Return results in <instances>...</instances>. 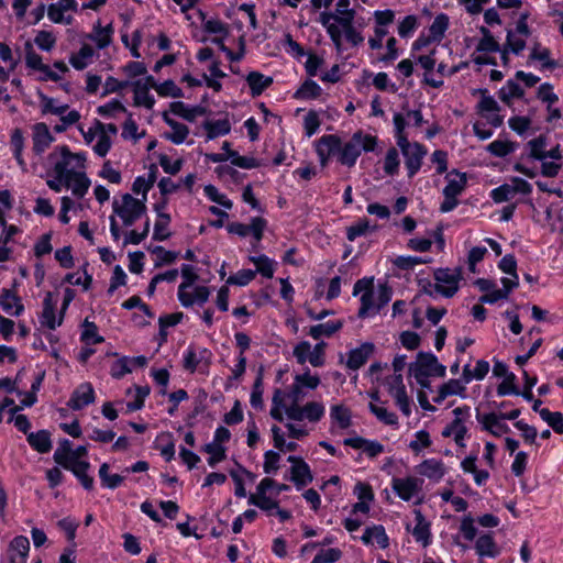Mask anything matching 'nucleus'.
<instances>
[{
  "mask_svg": "<svg viewBox=\"0 0 563 563\" xmlns=\"http://www.w3.org/2000/svg\"><path fill=\"white\" fill-rule=\"evenodd\" d=\"M449 26V18L446 14L441 13L437 15L429 27L430 36L432 40L440 41Z\"/></svg>",
  "mask_w": 563,
  "mask_h": 563,
  "instance_id": "3c124183",
  "label": "nucleus"
},
{
  "mask_svg": "<svg viewBox=\"0 0 563 563\" xmlns=\"http://www.w3.org/2000/svg\"><path fill=\"white\" fill-rule=\"evenodd\" d=\"M54 141L45 123H36L33 132V151L42 154Z\"/></svg>",
  "mask_w": 563,
  "mask_h": 563,
  "instance_id": "6ab92c4d",
  "label": "nucleus"
},
{
  "mask_svg": "<svg viewBox=\"0 0 563 563\" xmlns=\"http://www.w3.org/2000/svg\"><path fill=\"white\" fill-rule=\"evenodd\" d=\"M516 148V144L510 141L496 140L488 144L487 151L496 157H505L512 153Z\"/></svg>",
  "mask_w": 563,
  "mask_h": 563,
  "instance_id": "603ef678",
  "label": "nucleus"
},
{
  "mask_svg": "<svg viewBox=\"0 0 563 563\" xmlns=\"http://www.w3.org/2000/svg\"><path fill=\"white\" fill-rule=\"evenodd\" d=\"M65 470L70 471L77 479L80 482L81 486L86 490H91L93 488V477L88 474V471L90 468L89 462H82V463H69L64 464L63 466Z\"/></svg>",
  "mask_w": 563,
  "mask_h": 563,
  "instance_id": "412c9836",
  "label": "nucleus"
},
{
  "mask_svg": "<svg viewBox=\"0 0 563 563\" xmlns=\"http://www.w3.org/2000/svg\"><path fill=\"white\" fill-rule=\"evenodd\" d=\"M276 485V482L271 477L263 478L256 487V493L251 494L249 504L258 507L264 511H271L278 508V503L267 497V492Z\"/></svg>",
  "mask_w": 563,
  "mask_h": 563,
  "instance_id": "9d476101",
  "label": "nucleus"
},
{
  "mask_svg": "<svg viewBox=\"0 0 563 563\" xmlns=\"http://www.w3.org/2000/svg\"><path fill=\"white\" fill-rule=\"evenodd\" d=\"M71 452H73L71 442L67 439H64L59 443V446L54 452V455H53L54 461L60 466H64V464L67 465L71 462V461H69Z\"/></svg>",
  "mask_w": 563,
  "mask_h": 563,
  "instance_id": "6e6d98bb",
  "label": "nucleus"
},
{
  "mask_svg": "<svg viewBox=\"0 0 563 563\" xmlns=\"http://www.w3.org/2000/svg\"><path fill=\"white\" fill-rule=\"evenodd\" d=\"M397 145L405 158L408 177L412 178L422 166V161L427 155V148L418 142H409L408 137H399Z\"/></svg>",
  "mask_w": 563,
  "mask_h": 563,
  "instance_id": "423d86ee",
  "label": "nucleus"
},
{
  "mask_svg": "<svg viewBox=\"0 0 563 563\" xmlns=\"http://www.w3.org/2000/svg\"><path fill=\"white\" fill-rule=\"evenodd\" d=\"M202 126L207 131L208 140H213L216 137L227 135L231 131V124L228 119L205 121Z\"/></svg>",
  "mask_w": 563,
  "mask_h": 563,
  "instance_id": "f704fd0d",
  "label": "nucleus"
},
{
  "mask_svg": "<svg viewBox=\"0 0 563 563\" xmlns=\"http://www.w3.org/2000/svg\"><path fill=\"white\" fill-rule=\"evenodd\" d=\"M324 413V407L317 401H311L300 407L294 404L287 408V417L294 421H301L308 419L309 421H318Z\"/></svg>",
  "mask_w": 563,
  "mask_h": 563,
  "instance_id": "9b49d317",
  "label": "nucleus"
},
{
  "mask_svg": "<svg viewBox=\"0 0 563 563\" xmlns=\"http://www.w3.org/2000/svg\"><path fill=\"white\" fill-rule=\"evenodd\" d=\"M206 196L213 202L224 207L225 209L232 208V201L225 195L220 194L213 185H207L203 189Z\"/></svg>",
  "mask_w": 563,
  "mask_h": 563,
  "instance_id": "338daca9",
  "label": "nucleus"
},
{
  "mask_svg": "<svg viewBox=\"0 0 563 563\" xmlns=\"http://www.w3.org/2000/svg\"><path fill=\"white\" fill-rule=\"evenodd\" d=\"M376 227H371L367 219H361L353 225L346 229V238L349 241H354L358 236H363L371 231H375Z\"/></svg>",
  "mask_w": 563,
  "mask_h": 563,
  "instance_id": "de8ad7c7",
  "label": "nucleus"
},
{
  "mask_svg": "<svg viewBox=\"0 0 563 563\" xmlns=\"http://www.w3.org/2000/svg\"><path fill=\"white\" fill-rule=\"evenodd\" d=\"M19 406L15 405L13 399L4 398L2 402H0V422L5 420V422H27V418L24 415L18 413Z\"/></svg>",
  "mask_w": 563,
  "mask_h": 563,
  "instance_id": "b1692460",
  "label": "nucleus"
},
{
  "mask_svg": "<svg viewBox=\"0 0 563 563\" xmlns=\"http://www.w3.org/2000/svg\"><path fill=\"white\" fill-rule=\"evenodd\" d=\"M98 328L93 322H90L88 319L84 321V331L81 333V341L87 343H101L104 339L98 335Z\"/></svg>",
  "mask_w": 563,
  "mask_h": 563,
  "instance_id": "052dcab7",
  "label": "nucleus"
},
{
  "mask_svg": "<svg viewBox=\"0 0 563 563\" xmlns=\"http://www.w3.org/2000/svg\"><path fill=\"white\" fill-rule=\"evenodd\" d=\"M390 397L395 400V404L401 410L405 417H409L411 413V401L407 395L406 387H400L393 391H388Z\"/></svg>",
  "mask_w": 563,
  "mask_h": 563,
  "instance_id": "37998d69",
  "label": "nucleus"
},
{
  "mask_svg": "<svg viewBox=\"0 0 563 563\" xmlns=\"http://www.w3.org/2000/svg\"><path fill=\"white\" fill-rule=\"evenodd\" d=\"M58 150L62 159L55 163L54 172L57 180L63 181L64 178H69L70 173H75L73 168H69L73 164V153L66 145L60 146Z\"/></svg>",
  "mask_w": 563,
  "mask_h": 563,
  "instance_id": "4be33fe9",
  "label": "nucleus"
},
{
  "mask_svg": "<svg viewBox=\"0 0 563 563\" xmlns=\"http://www.w3.org/2000/svg\"><path fill=\"white\" fill-rule=\"evenodd\" d=\"M0 306L7 313L13 316H20L24 310L21 299L11 289L7 288L1 291Z\"/></svg>",
  "mask_w": 563,
  "mask_h": 563,
  "instance_id": "5701e85b",
  "label": "nucleus"
},
{
  "mask_svg": "<svg viewBox=\"0 0 563 563\" xmlns=\"http://www.w3.org/2000/svg\"><path fill=\"white\" fill-rule=\"evenodd\" d=\"M95 400V391L90 384H81L73 393L68 406L73 409H81Z\"/></svg>",
  "mask_w": 563,
  "mask_h": 563,
  "instance_id": "a211bd4d",
  "label": "nucleus"
},
{
  "mask_svg": "<svg viewBox=\"0 0 563 563\" xmlns=\"http://www.w3.org/2000/svg\"><path fill=\"white\" fill-rule=\"evenodd\" d=\"M150 394V387L137 386L135 388L134 399L124 404L123 401L117 402L118 408L113 407L112 402H106L102 406V415L106 419L113 421L118 418L119 412L129 413L139 410L143 407L145 398Z\"/></svg>",
  "mask_w": 563,
  "mask_h": 563,
  "instance_id": "6e6552de",
  "label": "nucleus"
},
{
  "mask_svg": "<svg viewBox=\"0 0 563 563\" xmlns=\"http://www.w3.org/2000/svg\"><path fill=\"white\" fill-rule=\"evenodd\" d=\"M343 444L356 450H362L368 457L373 459L384 452V445L378 441L366 440L360 435L349 437Z\"/></svg>",
  "mask_w": 563,
  "mask_h": 563,
  "instance_id": "4468645a",
  "label": "nucleus"
},
{
  "mask_svg": "<svg viewBox=\"0 0 563 563\" xmlns=\"http://www.w3.org/2000/svg\"><path fill=\"white\" fill-rule=\"evenodd\" d=\"M63 316L59 313L58 320L55 317V302L53 301L52 292H47L43 300V311L40 317L42 327H46L49 330H55L63 322Z\"/></svg>",
  "mask_w": 563,
  "mask_h": 563,
  "instance_id": "2eb2a0df",
  "label": "nucleus"
},
{
  "mask_svg": "<svg viewBox=\"0 0 563 563\" xmlns=\"http://www.w3.org/2000/svg\"><path fill=\"white\" fill-rule=\"evenodd\" d=\"M256 272L252 269H241L227 279V284L235 286H246L255 278Z\"/></svg>",
  "mask_w": 563,
  "mask_h": 563,
  "instance_id": "69168bd1",
  "label": "nucleus"
},
{
  "mask_svg": "<svg viewBox=\"0 0 563 563\" xmlns=\"http://www.w3.org/2000/svg\"><path fill=\"white\" fill-rule=\"evenodd\" d=\"M465 390V386L459 379H450L443 384L439 390L438 396L434 398L435 402H441L448 396L460 395Z\"/></svg>",
  "mask_w": 563,
  "mask_h": 563,
  "instance_id": "79ce46f5",
  "label": "nucleus"
},
{
  "mask_svg": "<svg viewBox=\"0 0 563 563\" xmlns=\"http://www.w3.org/2000/svg\"><path fill=\"white\" fill-rule=\"evenodd\" d=\"M63 181L67 188L71 187L73 194L78 198L84 197L90 186L89 178L80 172L70 173L69 178H64Z\"/></svg>",
  "mask_w": 563,
  "mask_h": 563,
  "instance_id": "aec40b11",
  "label": "nucleus"
},
{
  "mask_svg": "<svg viewBox=\"0 0 563 563\" xmlns=\"http://www.w3.org/2000/svg\"><path fill=\"white\" fill-rule=\"evenodd\" d=\"M321 87L312 79H307L294 93L295 99L309 100L317 99L321 96Z\"/></svg>",
  "mask_w": 563,
  "mask_h": 563,
  "instance_id": "c9c22d12",
  "label": "nucleus"
},
{
  "mask_svg": "<svg viewBox=\"0 0 563 563\" xmlns=\"http://www.w3.org/2000/svg\"><path fill=\"white\" fill-rule=\"evenodd\" d=\"M523 95L525 90L512 79L507 80L498 91L499 99L506 104H510L512 98H522Z\"/></svg>",
  "mask_w": 563,
  "mask_h": 563,
  "instance_id": "4c0bfd02",
  "label": "nucleus"
},
{
  "mask_svg": "<svg viewBox=\"0 0 563 563\" xmlns=\"http://www.w3.org/2000/svg\"><path fill=\"white\" fill-rule=\"evenodd\" d=\"M551 53L549 48H542L541 51H531L529 60H539L542 63L543 69H554L558 67L556 60L550 57Z\"/></svg>",
  "mask_w": 563,
  "mask_h": 563,
  "instance_id": "bf43d9fd",
  "label": "nucleus"
},
{
  "mask_svg": "<svg viewBox=\"0 0 563 563\" xmlns=\"http://www.w3.org/2000/svg\"><path fill=\"white\" fill-rule=\"evenodd\" d=\"M170 111L189 122L195 121L198 115H205L207 113V109L201 106H196L192 108H188L183 101H174L169 106Z\"/></svg>",
  "mask_w": 563,
  "mask_h": 563,
  "instance_id": "cd10ccee",
  "label": "nucleus"
},
{
  "mask_svg": "<svg viewBox=\"0 0 563 563\" xmlns=\"http://www.w3.org/2000/svg\"><path fill=\"white\" fill-rule=\"evenodd\" d=\"M416 526L412 530V536L417 542L423 547H428L431 542L430 523L424 519L420 510H415Z\"/></svg>",
  "mask_w": 563,
  "mask_h": 563,
  "instance_id": "393cba45",
  "label": "nucleus"
},
{
  "mask_svg": "<svg viewBox=\"0 0 563 563\" xmlns=\"http://www.w3.org/2000/svg\"><path fill=\"white\" fill-rule=\"evenodd\" d=\"M374 539L380 549H386L389 545V539L382 525L367 527L361 538L362 542L366 545L372 544Z\"/></svg>",
  "mask_w": 563,
  "mask_h": 563,
  "instance_id": "a878e982",
  "label": "nucleus"
},
{
  "mask_svg": "<svg viewBox=\"0 0 563 563\" xmlns=\"http://www.w3.org/2000/svg\"><path fill=\"white\" fill-rule=\"evenodd\" d=\"M418 473L433 481H440L444 476V465L435 459L424 460L418 465Z\"/></svg>",
  "mask_w": 563,
  "mask_h": 563,
  "instance_id": "c756f323",
  "label": "nucleus"
},
{
  "mask_svg": "<svg viewBox=\"0 0 563 563\" xmlns=\"http://www.w3.org/2000/svg\"><path fill=\"white\" fill-rule=\"evenodd\" d=\"M25 65L34 70L45 68V64H43L41 55L33 49L30 42H26L25 44Z\"/></svg>",
  "mask_w": 563,
  "mask_h": 563,
  "instance_id": "680f3d73",
  "label": "nucleus"
},
{
  "mask_svg": "<svg viewBox=\"0 0 563 563\" xmlns=\"http://www.w3.org/2000/svg\"><path fill=\"white\" fill-rule=\"evenodd\" d=\"M229 156H230L232 165L238 166L240 168L251 169V168H256L260 166V163L256 158L249 157V156H241L235 151H230Z\"/></svg>",
  "mask_w": 563,
  "mask_h": 563,
  "instance_id": "e2e57ef3",
  "label": "nucleus"
},
{
  "mask_svg": "<svg viewBox=\"0 0 563 563\" xmlns=\"http://www.w3.org/2000/svg\"><path fill=\"white\" fill-rule=\"evenodd\" d=\"M445 179L448 184L443 189L444 200L440 206V211L443 213L450 212L457 207V197L465 190L467 185L466 174L456 169L449 172Z\"/></svg>",
  "mask_w": 563,
  "mask_h": 563,
  "instance_id": "7ed1b4c3",
  "label": "nucleus"
},
{
  "mask_svg": "<svg viewBox=\"0 0 563 563\" xmlns=\"http://www.w3.org/2000/svg\"><path fill=\"white\" fill-rule=\"evenodd\" d=\"M528 146L530 148L529 156L533 159L544 161L545 159V147H547V136L541 134L536 139H532L528 142Z\"/></svg>",
  "mask_w": 563,
  "mask_h": 563,
  "instance_id": "09e8293b",
  "label": "nucleus"
},
{
  "mask_svg": "<svg viewBox=\"0 0 563 563\" xmlns=\"http://www.w3.org/2000/svg\"><path fill=\"white\" fill-rule=\"evenodd\" d=\"M375 346L373 343L366 342L361 346L350 351L346 366L350 369L356 371L362 367L369 356L373 354Z\"/></svg>",
  "mask_w": 563,
  "mask_h": 563,
  "instance_id": "f3484780",
  "label": "nucleus"
},
{
  "mask_svg": "<svg viewBox=\"0 0 563 563\" xmlns=\"http://www.w3.org/2000/svg\"><path fill=\"white\" fill-rule=\"evenodd\" d=\"M475 551L482 558H496L500 553L494 538L489 533L479 536L475 543Z\"/></svg>",
  "mask_w": 563,
  "mask_h": 563,
  "instance_id": "7c9ffc66",
  "label": "nucleus"
},
{
  "mask_svg": "<svg viewBox=\"0 0 563 563\" xmlns=\"http://www.w3.org/2000/svg\"><path fill=\"white\" fill-rule=\"evenodd\" d=\"M479 32L482 33L483 37L476 46L477 52L495 53L500 51L498 42L494 38L490 31L486 26H481Z\"/></svg>",
  "mask_w": 563,
  "mask_h": 563,
  "instance_id": "a19ab883",
  "label": "nucleus"
},
{
  "mask_svg": "<svg viewBox=\"0 0 563 563\" xmlns=\"http://www.w3.org/2000/svg\"><path fill=\"white\" fill-rule=\"evenodd\" d=\"M302 387L295 380L289 393L276 388L272 398L271 416L274 420L283 421L287 408L302 399Z\"/></svg>",
  "mask_w": 563,
  "mask_h": 563,
  "instance_id": "20e7f679",
  "label": "nucleus"
},
{
  "mask_svg": "<svg viewBox=\"0 0 563 563\" xmlns=\"http://www.w3.org/2000/svg\"><path fill=\"white\" fill-rule=\"evenodd\" d=\"M30 551V541L24 536H18L9 544L8 552H12L19 556V563H26Z\"/></svg>",
  "mask_w": 563,
  "mask_h": 563,
  "instance_id": "58836bf2",
  "label": "nucleus"
},
{
  "mask_svg": "<svg viewBox=\"0 0 563 563\" xmlns=\"http://www.w3.org/2000/svg\"><path fill=\"white\" fill-rule=\"evenodd\" d=\"M157 93L161 97H173V98H183V90L174 82V80L168 79L157 86Z\"/></svg>",
  "mask_w": 563,
  "mask_h": 563,
  "instance_id": "0e129e2a",
  "label": "nucleus"
},
{
  "mask_svg": "<svg viewBox=\"0 0 563 563\" xmlns=\"http://www.w3.org/2000/svg\"><path fill=\"white\" fill-rule=\"evenodd\" d=\"M173 132L165 133L164 137L174 144H181L185 142L186 137L189 134V129L187 125L179 122H172Z\"/></svg>",
  "mask_w": 563,
  "mask_h": 563,
  "instance_id": "864d4df0",
  "label": "nucleus"
},
{
  "mask_svg": "<svg viewBox=\"0 0 563 563\" xmlns=\"http://www.w3.org/2000/svg\"><path fill=\"white\" fill-rule=\"evenodd\" d=\"M371 397L372 401L368 405L371 412L383 422H396V415L388 411L386 404L380 401L378 395L373 394Z\"/></svg>",
  "mask_w": 563,
  "mask_h": 563,
  "instance_id": "72a5a7b5",
  "label": "nucleus"
},
{
  "mask_svg": "<svg viewBox=\"0 0 563 563\" xmlns=\"http://www.w3.org/2000/svg\"><path fill=\"white\" fill-rule=\"evenodd\" d=\"M341 150V139L335 134L321 136L316 144V152H324L330 158L334 155L339 157Z\"/></svg>",
  "mask_w": 563,
  "mask_h": 563,
  "instance_id": "bb28decb",
  "label": "nucleus"
},
{
  "mask_svg": "<svg viewBox=\"0 0 563 563\" xmlns=\"http://www.w3.org/2000/svg\"><path fill=\"white\" fill-rule=\"evenodd\" d=\"M250 402L254 409L263 408V374H262V369L260 371V373L253 384Z\"/></svg>",
  "mask_w": 563,
  "mask_h": 563,
  "instance_id": "4d7b16f0",
  "label": "nucleus"
},
{
  "mask_svg": "<svg viewBox=\"0 0 563 563\" xmlns=\"http://www.w3.org/2000/svg\"><path fill=\"white\" fill-rule=\"evenodd\" d=\"M377 145V137L371 134L355 132L351 140L344 145L341 144L339 162L347 167H353L362 151L373 152Z\"/></svg>",
  "mask_w": 563,
  "mask_h": 563,
  "instance_id": "f257e3e1",
  "label": "nucleus"
},
{
  "mask_svg": "<svg viewBox=\"0 0 563 563\" xmlns=\"http://www.w3.org/2000/svg\"><path fill=\"white\" fill-rule=\"evenodd\" d=\"M343 327V322L338 321H329L325 323H319L316 325H312L309 330V335L314 339L319 340L322 335L331 336L336 331H339Z\"/></svg>",
  "mask_w": 563,
  "mask_h": 563,
  "instance_id": "e433bc0d",
  "label": "nucleus"
},
{
  "mask_svg": "<svg viewBox=\"0 0 563 563\" xmlns=\"http://www.w3.org/2000/svg\"><path fill=\"white\" fill-rule=\"evenodd\" d=\"M34 43L38 48L49 52L55 46L56 38L52 32L42 30L37 32Z\"/></svg>",
  "mask_w": 563,
  "mask_h": 563,
  "instance_id": "774afa93",
  "label": "nucleus"
},
{
  "mask_svg": "<svg viewBox=\"0 0 563 563\" xmlns=\"http://www.w3.org/2000/svg\"><path fill=\"white\" fill-rule=\"evenodd\" d=\"M250 261L256 266V273L263 277L272 278L274 276V263L266 255L250 256Z\"/></svg>",
  "mask_w": 563,
  "mask_h": 563,
  "instance_id": "49530a36",
  "label": "nucleus"
},
{
  "mask_svg": "<svg viewBox=\"0 0 563 563\" xmlns=\"http://www.w3.org/2000/svg\"><path fill=\"white\" fill-rule=\"evenodd\" d=\"M247 85L253 97H257L264 92L273 84L272 77H266L260 71H251L246 76Z\"/></svg>",
  "mask_w": 563,
  "mask_h": 563,
  "instance_id": "2f4dec72",
  "label": "nucleus"
},
{
  "mask_svg": "<svg viewBox=\"0 0 563 563\" xmlns=\"http://www.w3.org/2000/svg\"><path fill=\"white\" fill-rule=\"evenodd\" d=\"M463 268L456 267L453 271L450 268H438L434 271V289L446 298L453 297L459 290V283L462 279Z\"/></svg>",
  "mask_w": 563,
  "mask_h": 563,
  "instance_id": "0eeeda50",
  "label": "nucleus"
},
{
  "mask_svg": "<svg viewBox=\"0 0 563 563\" xmlns=\"http://www.w3.org/2000/svg\"><path fill=\"white\" fill-rule=\"evenodd\" d=\"M374 278H362L358 279L353 287V295L356 296L363 292L361 296V307L357 312L358 318H366L371 310L374 308V291H373Z\"/></svg>",
  "mask_w": 563,
  "mask_h": 563,
  "instance_id": "1a4fd4ad",
  "label": "nucleus"
},
{
  "mask_svg": "<svg viewBox=\"0 0 563 563\" xmlns=\"http://www.w3.org/2000/svg\"><path fill=\"white\" fill-rule=\"evenodd\" d=\"M92 55H93L92 47L85 44L81 46V48L79 49V52L77 54H74L70 56L69 63L75 69L82 70L88 65L87 59L91 58Z\"/></svg>",
  "mask_w": 563,
  "mask_h": 563,
  "instance_id": "a18cd8bd",
  "label": "nucleus"
},
{
  "mask_svg": "<svg viewBox=\"0 0 563 563\" xmlns=\"http://www.w3.org/2000/svg\"><path fill=\"white\" fill-rule=\"evenodd\" d=\"M170 220L168 213H159V218L154 224L153 239L155 241H165L170 236V232L168 231Z\"/></svg>",
  "mask_w": 563,
  "mask_h": 563,
  "instance_id": "c03bdc74",
  "label": "nucleus"
},
{
  "mask_svg": "<svg viewBox=\"0 0 563 563\" xmlns=\"http://www.w3.org/2000/svg\"><path fill=\"white\" fill-rule=\"evenodd\" d=\"M112 208L113 212L122 219L126 227H131L146 211L145 202L135 199L130 194H124L121 202L114 200Z\"/></svg>",
  "mask_w": 563,
  "mask_h": 563,
  "instance_id": "39448f33",
  "label": "nucleus"
},
{
  "mask_svg": "<svg viewBox=\"0 0 563 563\" xmlns=\"http://www.w3.org/2000/svg\"><path fill=\"white\" fill-rule=\"evenodd\" d=\"M202 450L210 455L208 459V464L211 467H214L218 463L227 457V449L223 445H218L217 443H207Z\"/></svg>",
  "mask_w": 563,
  "mask_h": 563,
  "instance_id": "8fccbe9b",
  "label": "nucleus"
},
{
  "mask_svg": "<svg viewBox=\"0 0 563 563\" xmlns=\"http://www.w3.org/2000/svg\"><path fill=\"white\" fill-rule=\"evenodd\" d=\"M335 13L332 12H321L319 16V22L325 27L327 33L329 34L335 49L338 52L342 51V42H341V29L335 23Z\"/></svg>",
  "mask_w": 563,
  "mask_h": 563,
  "instance_id": "dca6fc26",
  "label": "nucleus"
},
{
  "mask_svg": "<svg viewBox=\"0 0 563 563\" xmlns=\"http://www.w3.org/2000/svg\"><path fill=\"white\" fill-rule=\"evenodd\" d=\"M384 172L389 176H394L399 172V155L395 147H390L386 153Z\"/></svg>",
  "mask_w": 563,
  "mask_h": 563,
  "instance_id": "13d9d810",
  "label": "nucleus"
},
{
  "mask_svg": "<svg viewBox=\"0 0 563 563\" xmlns=\"http://www.w3.org/2000/svg\"><path fill=\"white\" fill-rule=\"evenodd\" d=\"M423 481L418 477L393 478L391 487L399 498L410 500L421 489Z\"/></svg>",
  "mask_w": 563,
  "mask_h": 563,
  "instance_id": "ddd939ff",
  "label": "nucleus"
},
{
  "mask_svg": "<svg viewBox=\"0 0 563 563\" xmlns=\"http://www.w3.org/2000/svg\"><path fill=\"white\" fill-rule=\"evenodd\" d=\"M133 87L134 92V106L136 107H145L146 109H153L155 104V99L150 95V90L146 86L141 84V80H135L130 84Z\"/></svg>",
  "mask_w": 563,
  "mask_h": 563,
  "instance_id": "473e14b6",
  "label": "nucleus"
},
{
  "mask_svg": "<svg viewBox=\"0 0 563 563\" xmlns=\"http://www.w3.org/2000/svg\"><path fill=\"white\" fill-rule=\"evenodd\" d=\"M410 373L416 378L417 383L422 387H429V376H445V366L438 362V358L432 353L419 352L417 361L410 364Z\"/></svg>",
  "mask_w": 563,
  "mask_h": 563,
  "instance_id": "f03ea898",
  "label": "nucleus"
},
{
  "mask_svg": "<svg viewBox=\"0 0 563 563\" xmlns=\"http://www.w3.org/2000/svg\"><path fill=\"white\" fill-rule=\"evenodd\" d=\"M19 430L26 434L31 448L40 453H47L52 449L51 434L47 430L31 431V424H16Z\"/></svg>",
  "mask_w": 563,
  "mask_h": 563,
  "instance_id": "f8f14e48",
  "label": "nucleus"
},
{
  "mask_svg": "<svg viewBox=\"0 0 563 563\" xmlns=\"http://www.w3.org/2000/svg\"><path fill=\"white\" fill-rule=\"evenodd\" d=\"M273 439H274V445L280 451H289L294 452L297 449L296 442H286L285 441V432L277 426L273 424L272 428Z\"/></svg>",
  "mask_w": 563,
  "mask_h": 563,
  "instance_id": "5fc2aeb1",
  "label": "nucleus"
},
{
  "mask_svg": "<svg viewBox=\"0 0 563 563\" xmlns=\"http://www.w3.org/2000/svg\"><path fill=\"white\" fill-rule=\"evenodd\" d=\"M109 468L108 463H102L99 467L98 475L103 487L115 489L123 483L124 477L119 474L110 475Z\"/></svg>",
  "mask_w": 563,
  "mask_h": 563,
  "instance_id": "ea45409f",
  "label": "nucleus"
},
{
  "mask_svg": "<svg viewBox=\"0 0 563 563\" xmlns=\"http://www.w3.org/2000/svg\"><path fill=\"white\" fill-rule=\"evenodd\" d=\"M313 479L311 470L306 462H301L299 465H291L290 467V481L296 485L297 489H301L307 486Z\"/></svg>",
  "mask_w": 563,
  "mask_h": 563,
  "instance_id": "c85d7f7f",
  "label": "nucleus"
}]
</instances>
